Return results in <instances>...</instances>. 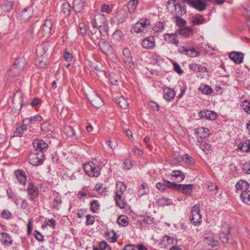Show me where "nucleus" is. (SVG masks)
I'll use <instances>...</instances> for the list:
<instances>
[{
	"label": "nucleus",
	"mask_w": 250,
	"mask_h": 250,
	"mask_svg": "<svg viewBox=\"0 0 250 250\" xmlns=\"http://www.w3.org/2000/svg\"><path fill=\"white\" fill-rule=\"evenodd\" d=\"M26 191L27 193V198L31 202H35V199L38 197L39 195L38 188L36 187L33 183L29 182L27 187Z\"/></svg>",
	"instance_id": "obj_6"
},
{
	"label": "nucleus",
	"mask_w": 250,
	"mask_h": 250,
	"mask_svg": "<svg viewBox=\"0 0 250 250\" xmlns=\"http://www.w3.org/2000/svg\"><path fill=\"white\" fill-rule=\"evenodd\" d=\"M242 170L246 174H250V162L244 165Z\"/></svg>",
	"instance_id": "obj_64"
},
{
	"label": "nucleus",
	"mask_w": 250,
	"mask_h": 250,
	"mask_svg": "<svg viewBox=\"0 0 250 250\" xmlns=\"http://www.w3.org/2000/svg\"><path fill=\"white\" fill-rule=\"evenodd\" d=\"M200 64L193 63L189 65V68L192 71L199 72Z\"/></svg>",
	"instance_id": "obj_61"
},
{
	"label": "nucleus",
	"mask_w": 250,
	"mask_h": 250,
	"mask_svg": "<svg viewBox=\"0 0 250 250\" xmlns=\"http://www.w3.org/2000/svg\"><path fill=\"white\" fill-rule=\"evenodd\" d=\"M117 104L122 108L125 109L128 106V103L123 96L118 97L116 100Z\"/></svg>",
	"instance_id": "obj_38"
},
{
	"label": "nucleus",
	"mask_w": 250,
	"mask_h": 250,
	"mask_svg": "<svg viewBox=\"0 0 250 250\" xmlns=\"http://www.w3.org/2000/svg\"><path fill=\"white\" fill-rule=\"evenodd\" d=\"M63 57L65 61L67 62H70L72 60V55L67 50H64L63 52Z\"/></svg>",
	"instance_id": "obj_58"
},
{
	"label": "nucleus",
	"mask_w": 250,
	"mask_h": 250,
	"mask_svg": "<svg viewBox=\"0 0 250 250\" xmlns=\"http://www.w3.org/2000/svg\"><path fill=\"white\" fill-rule=\"evenodd\" d=\"M126 189V186L123 182H118L116 184L115 191L114 200L116 204L121 208H125L126 205L125 201L124 193Z\"/></svg>",
	"instance_id": "obj_2"
},
{
	"label": "nucleus",
	"mask_w": 250,
	"mask_h": 250,
	"mask_svg": "<svg viewBox=\"0 0 250 250\" xmlns=\"http://www.w3.org/2000/svg\"><path fill=\"white\" fill-rule=\"evenodd\" d=\"M78 32L79 34H82L83 36L85 35L86 32V27L84 23H79Z\"/></svg>",
	"instance_id": "obj_54"
},
{
	"label": "nucleus",
	"mask_w": 250,
	"mask_h": 250,
	"mask_svg": "<svg viewBox=\"0 0 250 250\" xmlns=\"http://www.w3.org/2000/svg\"><path fill=\"white\" fill-rule=\"evenodd\" d=\"M249 184L248 182L245 180H241L238 182L235 185V188L238 190H248L249 187Z\"/></svg>",
	"instance_id": "obj_34"
},
{
	"label": "nucleus",
	"mask_w": 250,
	"mask_h": 250,
	"mask_svg": "<svg viewBox=\"0 0 250 250\" xmlns=\"http://www.w3.org/2000/svg\"><path fill=\"white\" fill-rule=\"evenodd\" d=\"M53 23L51 19H47L40 29V33L44 36H48L51 33Z\"/></svg>",
	"instance_id": "obj_10"
},
{
	"label": "nucleus",
	"mask_w": 250,
	"mask_h": 250,
	"mask_svg": "<svg viewBox=\"0 0 250 250\" xmlns=\"http://www.w3.org/2000/svg\"><path fill=\"white\" fill-rule=\"evenodd\" d=\"M86 0H74L73 8L76 13L81 12L84 8Z\"/></svg>",
	"instance_id": "obj_19"
},
{
	"label": "nucleus",
	"mask_w": 250,
	"mask_h": 250,
	"mask_svg": "<svg viewBox=\"0 0 250 250\" xmlns=\"http://www.w3.org/2000/svg\"><path fill=\"white\" fill-rule=\"evenodd\" d=\"M163 97L167 101H172L175 96V92L172 88L166 87L163 90Z\"/></svg>",
	"instance_id": "obj_18"
},
{
	"label": "nucleus",
	"mask_w": 250,
	"mask_h": 250,
	"mask_svg": "<svg viewBox=\"0 0 250 250\" xmlns=\"http://www.w3.org/2000/svg\"><path fill=\"white\" fill-rule=\"evenodd\" d=\"M91 104L96 108H98L102 106L103 104V101L102 98L97 94L91 96L89 99Z\"/></svg>",
	"instance_id": "obj_23"
},
{
	"label": "nucleus",
	"mask_w": 250,
	"mask_h": 250,
	"mask_svg": "<svg viewBox=\"0 0 250 250\" xmlns=\"http://www.w3.org/2000/svg\"><path fill=\"white\" fill-rule=\"evenodd\" d=\"M178 33L183 37H188L193 35V29L189 27H185L180 28L179 30Z\"/></svg>",
	"instance_id": "obj_30"
},
{
	"label": "nucleus",
	"mask_w": 250,
	"mask_h": 250,
	"mask_svg": "<svg viewBox=\"0 0 250 250\" xmlns=\"http://www.w3.org/2000/svg\"><path fill=\"white\" fill-rule=\"evenodd\" d=\"M98 45L104 54H108L111 52L112 48L110 44L104 39H101L98 43Z\"/></svg>",
	"instance_id": "obj_13"
},
{
	"label": "nucleus",
	"mask_w": 250,
	"mask_h": 250,
	"mask_svg": "<svg viewBox=\"0 0 250 250\" xmlns=\"http://www.w3.org/2000/svg\"><path fill=\"white\" fill-rule=\"evenodd\" d=\"M95 25L98 27V31L100 33V37L101 34L106 35L108 31V27L106 22V20L103 15H98L94 18Z\"/></svg>",
	"instance_id": "obj_3"
},
{
	"label": "nucleus",
	"mask_w": 250,
	"mask_h": 250,
	"mask_svg": "<svg viewBox=\"0 0 250 250\" xmlns=\"http://www.w3.org/2000/svg\"><path fill=\"white\" fill-rule=\"evenodd\" d=\"M42 120V118L39 114H37L35 116L31 117L29 118H26L23 120V123L25 125L31 126V125L37 122H40Z\"/></svg>",
	"instance_id": "obj_24"
},
{
	"label": "nucleus",
	"mask_w": 250,
	"mask_h": 250,
	"mask_svg": "<svg viewBox=\"0 0 250 250\" xmlns=\"http://www.w3.org/2000/svg\"><path fill=\"white\" fill-rule=\"evenodd\" d=\"M178 1L177 0H169L166 3V6L167 10L171 13H172Z\"/></svg>",
	"instance_id": "obj_40"
},
{
	"label": "nucleus",
	"mask_w": 250,
	"mask_h": 250,
	"mask_svg": "<svg viewBox=\"0 0 250 250\" xmlns=\"http://www.w3.org/2000/svg\"><path fill=\"white\" fill-rule=\"evenodd\" d=\"M200 118H205L208 120H214L217 117L216 113L211 110L201 111L198 113Z\"/></svg>",
	"instance_id": "obj_17"
},
{
	"label": "nucleus",
	"mask_w": 250,
	"mask_h": 250,
	"mask_svg": "<svg viewBox=\"0 0 250 250\" xmlns=\"http://www.w3.org/2000/svg\"><path fill=\"white\" fill-rule=\"evenodd\" d=\"M158 203L161 206H167L172 204V201L169 198L163 197L159 199Z\"/></svg>",
	"instance_id": "obj_52"
},
{
	"label": "nucleus",
	"mask_w": 250,
	"mask_h": 250,
	"mask_svg": "<svg viewBox=\"0 0 250 250\" xmlns=\"http://www.w3.org/2000/svg\"><path fill=\"white\" fill-rule=\"evenodd\" d=\"M165 24L161 21L156 22L152 27V29L154 33L162 32L165 29Z\"/></svg>",
	"instance_id": "obj_37"
},
{
	"label": "nucleus",
	"mask_w": 250,
	"mask_h": 250,
	"mask_svg": "<svg viewBox=\"0 0 250 250\" xmlns=\"http://www.w3.org/2000/svg\"><path fill=\"white\" fill-rule=\"evenodd\" d=\"M173 66L174 67V70L178 74L181 75L183 73V71L181 69L180 66L177 62H174L173 63Z\"/></svg>",
	"instance_id": "obj_62"
},
{
	"label": "nucleus",
	"mask_w": 250,
	"mask_h": 250,
	"mask_svg": "<svg viewBox=\"0 0 250 250\" xmlns=\"http://www.w3.org/2000/svg\"><path fill=\"white\" fill-rule=\"evenodd\" d=\"M182 50L180 48L179 51L182 54L186 55L189 57H196L200 55V52L192 47L186 45L181 46Z\"/></svg>",
	"instance_id": "obj_9"
},
{
	"label": "nucleus",
	"mask_w": 250,
	"mask_h": 250,
	"mask_svg": "<svg viewBox=\"0 0 250 250\" xmlns=\"http://www.w3.org/2000/svg\"><path fill=\"white\" fill-rule=\"evenodd\" d=\"M95 222V218L93 216L88 214L86 216V223L87 225H92Z\"/></svg>",
	"instance_id": "obj_59"
},
{
	"label": "nucleus",
	"mask_w": 250,
	"mask_h": 250,
	"mask_svg": "<svg viewBox=\"0 0 250 250\" xmlns=\"http://www.w3.org/2000/svg\"><path fill=\"white\" fill-rule=\"evenodd\" d=\"M166 186L167 188L172 189H176L178 191L179 188V186H180V184H178L175 183H173L169 181H166Z\"/></svg>",
	"instance_id": "obj_50"
},
{
	"label": "nucleus",
	"mask_w": 250,
	"mask_h": 250,
	"mask_svg": "<svg viewBox=\"0 0 250 250\" xmlns=\"http://www.w3.org/2000/svg\"><path fill=\"white\" fill-rule=\"evenodd\" d=\"M206 22V20L201 15L195 14L191 18L190 23L192 25L203 24Z\"/></svg>",
	"instance_id": "obj_15"
},
{
	"label": "nucleus",
	"mask_w": 250,
	"mask_h": 250,
	"mask_svg": "<svg viewBox=\"0 0 250 250\" xmlns=\"http://www.w3.org/2000/svg\"><path fill=\"white\" fill-rule=\"evenodd\" d=\"M193 189L192 184H180L178 191L187 195H190Z\"/></svg>",
	"instance_id": "obj_22"
},
{
	"label": "nucleus",
	"mask_w": 250,
	"mask_h": 250,
	"mask_svg": "<svg viewBox=\"0 0 250 250\" xmlns=\"http://www.w3.org/2000/svg\"><path fill=\"white\" fill-rule=\"evenodd\" d=\"M0 235L1 236V238H0V241L2 244L7 246H9L13 244V240L9 233L7 232H0Z\"/></svg>",
	"instance_id": "obj_21"
},
{
	"label": "nucleus",
	"mask_w": 250,
	"mask_h": 250,
	"mask_svg": "<svg viewBox=\"0 0 250 250\" xmlns=\"http://www.w3.org/2000/svg\"><path fill=\"white\" fill-rule=\"evenodd\" d=\"M200 148L207 154L211 153L212 147L208 143L204 142L203 144H200Z\"/></svg>",
	"instance_id": "obj_42"
},
{
	"label": "nucleus",
	"mask_w": 250,
	"mask_h": 250,
	"mask_svg": "<svg viewBox=\"0 0 250 250\" xmlns=\"http://www.w3.org/2000/svg\"><path fill=\"white\" fill-rule=\"evenodd\" d=\"M33 145L36 152L39 151V153H43L44 150H46L48 147L47 144L42 140H35L33 143Z\"/></svg>",
	"instance_id": "obj_12"
},
{
	"label": "nucleus",
	"mask_w": 250,
	"mask_h": 250,
	"mask_svg": "<svg viewBox=\"0 0 250 250\" xmlns=\"http://www.w3.org/2000/svg\"><path fill=\"white\" fill-rule=\"evenodd\" d=\"M44 156L43 153L36 152L35 153H32L29 156V162L34 166L41 165L43 164Z\"/></svg>",
	"instance_id": "obj_7"
},
{
	"label": "nucleus",
	"mask_w": 250,
	"mask_h": 250,
	"mask_svg": "<svg viewBox=\"0 0 250 250\" xmlns=\"http://www.w3.org/2000/svg\"><path fill=\"white\" fill-rule=\"evenodd\" d=\"M202 216L200 213V205L197 204L194 205L191 210L190 223L195 226L200 225L202 221Z\"/></svg>",
	"instance_id": "obj_5"
},
{
	"label": "nucleus",
	"mask_w": 250,
	"mask_h": 250,
	"mask_svg": "<svg viewBox=\"0 0 250 250\" xmlns=\"http://www.w3.org/2000/svg\"><path fill=\"white\" fill-rule=\"evenodd\" d=\"M83 168L85 173L90 177H97L101 173L100 167L92 162L83 164Z\"/></svg>",
	"instance_id": "obj_4"
},
{
	"label": "nucleus",
	"mask_w": 250,
	"mask_h": 250,
	"mask_svg": "<svg viewBox=\"0 0 250 250\" xmlns=\"http://www.w3.org/2000/svg\"><path fill=\"white\" fill-rule=\"evenodd\" d=\"M195 133L197 135L200 134L203 137H207L209 135V131L206 127H200L195 129Z\"/></svg>",
	"instance_id": "obj_39"
},
{
	"label": "nucleus",
	"mask_w": 250,
	"mask_h": 250,
	"mask_svg": "<svg viewBox=\"0 0 250 250\" xmlns=\"http://www.w3.org/2000/svg\"><path fill=\"white\" fill-rule=\"evenodd\" d=\"M172 180L177 182H182L185 178V175L181 170H173L171 173Z\"/></svg>",
	"instance_id": "obj_26"
},
{
	"label": "nucleus",
	"mask_w": 250,
	"mask_h": 250,
	"mask_svg": "<svg viewBox=\"0 0 250 250\" xmlns=\"http://www.w3.org/2000/svg\"><path fill=\"white\" fill-rule=\"evenodd\" d=\"M139 0H130L127 3L128 11L130 14L133 13L136 9Z\"/></svg>",
	"instance_id": "obj_35"
},
{
	"label": "nucleus",
	"mask_w": 250,
	"mask_h": 250,
	"mask_svg": "<svg viewBox=\"0 0 250 250\" xmlns=\"http://www.w3.org/2000/svg\"><path fill=\"white\" fill-rule=\"evenodd\" d=\"M128 218L125 215H121L118 218V224L123 227H126L128 224Z\"/></svg>",
	"instance_id": "obj_43"
},
{
	"label": "nucleus",
	"mask_w": 250,
	"mask_h": 250,
	"mask_svg": "<svg viewBox=\"0 0 250 250\" xmlns=\"http://www.w3.org/2000/svg\"><path fill=\"white\" fill-rule=\"evenodd\" d=\"M26 61L22 57H20L18 58L14 63V67L15 69H18V70H22L25 65Z\"/></svg>",
	"instance_id": "obj_33"
},
{
	"label": "nucleus",
	"mask_w": 250,
	"mask_h": 250,
	"mask_svg": "<svg viewBox=\"0 0 250 250\" xmlns=\"http://www.w3.org/2000/svg\"><path fill=\"white\" fill-rule=\"evenodd\" d=\"M174 241L175 240L173 238H172L167 235L164 236L162 239V242L163 243H167V245L173 244Z\"/></svg>",
	"instance_id": "obj_55"
},
{
	"label": "nucleus",
	"mask_w": 250,
	"mask_h": 250,
	"mask_svg": "<svg viewBox=\"0 0 250 250\" xmlns=\"http://www.w3.org/2000/svg\"><path fill=\"white\" fill-rule=\"evenodd\" d=\"M187 13V9L185 6H182L179 2L175 7L174 12L172 13L177 16H182Z\"/></svg>",
	"instance_id": "obj_28"
},
{
	"label": "nucleus",
	"mask_w": 250,
	"mask_h": 250,
	"mask_svg": "<svg viewBox=\"0 0 250 250\" xmlns=\"http://www.w3.org/2000/svg\"><path fill=\"white\" fill-rule=\"evenodd\" d=\"M229 57L236 64H240L243 62L244 54L240 52H232L229 54Z\"/></svg>",
	"instance_id": "obj_16"
},
{
	"label": "nucleus",
	"mask_w": 250,
	"mask_h": 250,
	"mask_svg": "<svg viewBox=\"0 0 250 250\" xmlns=\"http://www.w3.org/2000/svg\"><path fill=\"white\" fill-rule=\"evenodd\" d=\"M90 210L93 213H96L99 209L100 204L97 200H94L90 203Z\"/></svg>",
	"instance_id": "obj_47"
},
{
	"label": "nucleus",
	"mask_w": 250,
	"mask_h": 250,
	"mask_svg": "<svg viewBox=\"0 0 250 250\" xmlns=\"http://www.w3.org/2000/svg\"><path fill=\"white\" fill-rule=\"evenodd\" d=\"M200 90L201 91L202 93L206 95H209L213 91L211 87L208 85H204L203 86H201L200 87Z\"/></svg>",
	"instance_id": "obj_48"
},
{
	"label": "nucleus",
	"mask_w": 250,
	"mask_h": 250,
	"mask_svg": "<svg viewBox=\"0 0 250 250\" xmlns=\"http://www.w3.org/2000/svg\"><path fill=\"white\" fill-rule=\"evenodd\" d=\"M100 250H111L109 245L105 241H102L99 244Z\"/></svg>",
	"instance_id": "obj_57"
},
{
	"label": "nucleus",
	"mask_w": 250,
	"mask_h": 250,
	"mask_svg": "<svg viewBox=\"0 0 250 250\" xmlns=\"http://www.w3.org/2000/svg\"><path fill=\"white\" fill-rule=\"evenodd\" d=\"M71 6L68 2H64L62 7L61 12L65 16L69 15L71 12Z\"/></svg>",
	"instance_id": "obj_44"
},
{
	"label": "nucleus",
	"mask_w": 250,
	"mask_h": 250,
	"mask_svg": "<svg viewBox=\"0 0 250 250\" xmlns=\"http://www.w3.org/2000/svg\"><path fill=\"white\" fill-rule=\"evenodd\" d=\"M123 33L120 30H116L113 34V39L116 41H119L122 39Z\"/></svg>",
	"instance_id": "obj_49"
},
{
	"label": "nucleus",
	"mask_w": 250,
	"mask_h": 250,
	"mask_svg": "<svg viewBox=\"0 0 250 250\" xmlns=\"http://www.w3.org/2000/svg\"><path fill=\"white\" fill-rule=\"evenodd\" d=\"M127 14L124 9L118 11L115 15V18L116 19L118 24L123 23L127 19Z\"/></svg>",
	"instance_id": "obj_20"
},
{
	"label": "nucleus",
	"mask_w": 250,
	"mask_h": 250,
	"mask_svg": "<svg viewBox=\"0 0 250 250\" xmlns=\"http://www.w3.org/2000/svg\"><path fill=\"white\" fill-rule=\"evenodd\" d=\"M150 27L149 20L147 18H143L133 25L131 29V33L133 34L144 36L148 32Z\"/></svg>",
	"instance_id": "obj_1"
},
{
	"label": "nucleus",
	"mask_w": 250,
	"mask_h": 250,
	"mask_svg": "<svg viewBox=\"0 0 250 250\" xmlns=\"http://www.w3.org/2000/svg\"><path fill=\"white\" fill-rule=\"evenodd\" d=\"M240 197L246 204L250 205V190H246L242 192Z\"/></svg>",
	"instance_id": "obj_32"
},
{
	"label": "nucleus",
	"mask_w": 250,
	"mask_h": 250,
	"mask_svg": "<svg viewBox=\"0 0 250 250\" xmlns=\"http://www.w3.org/2000/svg\"><path fill=\"white\" fill-rule=\"evenodd\" d=\"M218 189V186L212 183H210L208 186V189L209 191H214V194H216Z\"/></svg>",
	"instance_id": "obj_60"
},
{
	"label": "nucleus",
	"mask_w": 250,
	"mask_h": 250,
	"mask_svg": "<svg viewBox=\"0 0 250 250\" xmlns=\"http://www.w3.org/2000/svg\"><path fill=\"white\" fill-rule=\"evenodd\" d=\"M13 6V2L11 1H6L0 4V7L4 12H10Z\"/></svg>",
	"instance_id": "obj_31"
},
{
	"label": "nucleus",
	"mask_w": 250,
	"mask_h": 250,
	"mask_svg": "<svg viewBox=\"0 0 250 250\" xmlns=\"http://www.w3.org/2000/svg\"><path fill=\"white\" fill-rule=\"evenodd\" d=\"M182 1L199 11H203L207 7V3L203 0H182Z\"/></svg>",
	"instance_id": "obj_8"
},
{
	"label": "nucleus",
	"mask_w": 250,
	"mask_h": 250,
	"mask_svg": "<svg viewBox=\"0 0 250 250\" xmlns=\"http://www.w3.org/2000/svg\"><path fill=\"white\" fill-rule=\"evenodd\" d=\"M64 132L67 136L70 137L74 136L75 135V130L70 126H66L64 128Z\"/></svg>",
	"instance_id": "obj_53"
},
{
	"label": "nucleus",
	"mask_w": 250,
	"mask_h": 250,
	"mask_svg": "<svg viewBox=\"0 0 250 250\" xmlns=\"http://www.w3.org/2000/svg\"><path fill=\"white\" fill-rule=\"evenodd\" d=\"M164 40L169 44H175L176 46H178L179 40L176 38L172 37L170 36H166V33L164 35Z\"/></svg>",
	"instance_id": "obj_41"
},
{
	"label": "nucleus",
	"mask_w": 250,
	"mask_h": 250,
	"mask_svg": "<svg viewBox=\"0 0 250 250\" xmlns=\"http://www.w3.org/2000/svg\"><path fill=\"white\" fill-rule=\"evenodd\" d=\"M14 174L21 184H25L27 176L22 170L18 169L14 171Z\"/></svg>",
	"instance_id": "obj_25"
},
{
	"label": "nucleus",
	"mask_w": 250,
	"mask_h": 250,
	"mask_svg": "<svg viewBox=\"0 0 250 250\" xmlns=\"http://www.w3.org/2000/svg\"><path fill=\"white\" fill-rule=\"evenodd\" d=\"M238 147L243 152H248L250 151V140H247L245 142H241Z\"/></svg>",
	"instance_id": "obj_36"
},
{
	"label": "nucleus",
	"mask_w": 250,
	"mask_h": 250,
	"mask_svg": "<svg viewBox=\"0 0 250 250\" xmlns=\"http://www.w3.org/2000/svg\"><path fill=\"white\" fill-rule=\"evenodd\" d=\"M34 235L36 239L40 242H42L44 239L43 236L38 230H35Z\"/></svg>",
	"instance_id": "obj_63"
},
{
	"label": "nucleus",
	"mask_w": 250,
	"mask_h": 250,
	"mask_svg": "<svg viewBox=\"0 0 250 250\" xmlns=\"http://www.w3.org/2000/svg\"><path fill=\"white\" fill-rule=\"evenodd\" d=\"M123 60L125 64L130 68H132L134 65V62L132 61V58L130 49L128 48H125L123 50Z\"/></svg>",
	"instance_id": "obj_11"
},
{
	"label": "nucleus",
	"mask_w": 250,
	"mask_h": 250,
	"mask_svg": "<svg viewBox=\"0 0 250 250\" xmlns=\"http://www.w3.org/2000/svg\"><path fill=\"white\" fill-rule=\"evenodd\" d=\"M33 13V8L32 6H29L23 9L21 11V17L24 20H27L32 17Z\"/></svg>",
	"instance_id": "obj_27"
},
{
	"label": "nucleus",
	"mask_w": 250,
	"mask_h": 250,
	"mask_svg": "<svg viewBox=\"0 0 250 250\" xmlns=\"http://www.w3.org/2000/svg\"><path fill=\"white\" fill-rule=\"evenodd\" d=\"M53 202L54 205L53 206V208L57 210H59L60 209V205L62 202L61 198L59 196H56L54 198Z\"/></svg>",
	"instance_id": "obj_51"
},
{
	"label": "nucleus",
	"mask_w": 250,
	"mask_h": 250,
	"mask_svg": "<svg viewBox=\"0 0 250 250\" xmlns=\"http://www.w3.org/2000/svg\"><path fill=\"white\" fill-rule=\"evenodd\" d=\"M105 237L110 240V242L113 243L117 240V237L116 236V232L113 230L111 232L106 231L105 232Z\"/></svg>",
	"instance_id": "obj_45"
},
{
	"label": "nucleus",
	"mask_w": 250,
	"mask_h": 250,
	"mask_svg": "<svg viewBox=\"0 0 250 250\" xmlns=\"http://www.w3.org/2000/svg\"><path fill=\"white\" fill-rule=\"evenodd\" d=\"M142 46L146 49H152L155 46V39L153 36L145 38L142 42Z\"/></svg>",
	"instance_id": "obj_14"
},
{
	"label": "nucleus",
	"mask_w": 250,
	"mask_h": 250,
	"mask_svg": "<svg viewBox=\"0 0 250 250\" xmlns=\"http://www.w3.org/2000/svg\"><path fill=\"white\" fill-rule=\"evenodd\" d=\"M89 30L91 34V39L92 40L96 41L100 39V33L93 23H92L91 26L89 27Z\"/></svg>",
	"instance_id": "obj_29"
},
{
	"label": "nucleus",
	"mask_w": 250,
	"mask_h": 250,
	"mask_svg": "<svg viewBox=\"0 0 250 250\" xmlns=\"http://www.w3.org/2000/svg\"><path fill=\"white\" fill-rule=\"evenodd\" d=\"M166 183V180H164L162 182L157 183L156 185V188L160 191H164L167 188Z\"/></svg>",
	"instance_id": "obj_56"
},
{
	"label": "nucleus",
	"mask_w": 250,
	"mask_h": 250,
	"mask_svg": "<svg viewBox=\"0 0 250 250\" xmlns=\"http://www.w3.org/2000/svg\"><path fill=\"white\" fill-rule=\"evenodd\" d=\"M27 125H25V124L23 123V125L17 127L16 130L14 131V135L19 137L21 136L22 135L23 131L27 129Z\"/></svg>",
	"instance_id": "obj_46"
}]
</instances>
